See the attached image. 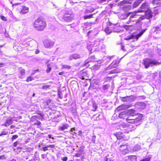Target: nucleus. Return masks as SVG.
Instances as JSON below:
<instances>
[{
    "mask_svg": "<svg viewBox=\"0 0 161 161\" xmlns=\"http://www.w3.org/2000/svg\"><path fill=\"white\" fill-rule=\"evenodd\" d=\"M119 61H113L107 68V69H110L112 68L116 67L117 64L119 63Z\"/></svg>",
    "mask_w": 161,
    "mask_h": 161,
    "instance_id": "obj_10",
    "label": "nucleus"
},
{
    "mask_svg": "<svg viewBox=\"0 0 161 161\" xmlns=\"http://www.w3.org/2000/svg\"><path fill=\"white\" fill-rule=\"evenodd\" d=\"M138 105H139L140 106H143V107H144V108L145 107V106H146L145 104L142 102H141V103H138Z\"/></svg>",
    "mask_w": 161,
    "mask_h": 161,
    "instance_id": "obj_43",
    "label": "nucleus"
},
{
    "mask_svg": "<svg viewBox=\"0 0 161 161\" xmlns=\"http://www.w3.org/2000/svg\"><path fill=\"white\" fill-rule=\"evenodd\" d=\"M121 100L124 102H131L132 101V99L129 96L123 97L121 98Z\"/></svg>",
    "mask_w": 161,
    "mask_h": 161,
    "instance_id": "obj_16",
    "label": "nucleus"
},
{
    "mask_svg": "<svg viewBox=\"0 0 161 161\" xmlns=\"http://www.w3.org/2000/svg\"><path fill=\"white\" fill-rule=\"evenodd\" d=\"M62 68L64 69H69L71 68V67L67 64H64L62 65Z\"/></svg>",
    "mask_w": 161,
    "mask_h": 161,
    "instance_id": "obj_35",
    "label": "nucleus"
},
{
    "mask_svg": "<svg viewBox=\"0 0 161 161\" xmlns=\"http://www.w3.org/2000/svg\"><path fill=\"white\" fill-rule=\"evenodd\" d=\"M155 30L156 31H161V25L156 26L155 27Z\"/></svg>",
    "mask_w": 161,
    "mask_h": 161,
    "instance_id": "obj_41",
    "label": "nucleus"
},
{
    "mask_svg": "<svg viewBox=\"0 0 161 161\" xmlns=\"http://www.w3.org/2000/svg\"><path fill=\"white\" fill-rule=\"evenodd\" d=\"M141 10L138 11L139 12H145L150 9L148 4L147 3H144L142 4L140 7Z\"/></svg>",
    "mask_w": 161,
    "mask_h": 161,
    "instance_id": "obj_6",
    "label": "nucleus"
},
{
    "mask_svg": "<svg viewBox=\"0 0 161 161\" xmlns=\"http://www.w3.org/2000/svg\"><path fill=\"white\" fill-rule=\"evenodd\" d=\"M152 3L154 5L161 6V0H153Z\"/></svg>",
    "mask_w": 161,
    "mask_h": 161,
    "instance_id": "obj_22",
    "label": "nucleus"
},
{
    "mask_svg": "<svg viewBox=\"0 0 161 161\" xmlns=\"http://www.w3.org/2000/svg\"><path fill=\"white\" fill-rule=\"evenodd\" d=\"M141 0H138L137 1L135 2L133 5V7H136L141 3Z\"/></svg>",
    "mask_w": 161,
    "mask_h": 161,
    "instance_id": "obj_28",
    "label": "nucleus"
},
{
    "mask_svg": "<svg viewBox=\"0 0 161 161\" xmlns=\"http://www.w3.org/2000/svg\"><path fill=\"white\" fill-rule=\"evenodd\" d=\"M82 133V131H81V130H79L78 132V134L79 135H81Z\"/></svg>",
    "mask_w": 161,
    "mask_h": 161,
    "instance_id": "obj_61",
    "label": "nucleus"
},
{
    "mask_svg": "<svg viewBox=\"0 0 161 161\" xmlns=\"http://www.w3.org/2000/svg\"><path fill=\"white\" fill-rule=\"evenodd\" d=\"M108 158L106 157H105L104 159L105 161H108Z\"/></svg>",
    "mask_w": 161,
    "mask_h": 161,
    "instance_id": "obj_63",
    "label": "nucleus"
},
{
    "mask_svg": "<svg viewBox=\"0 0 161 161\" xmlns=\"http://www.w3.org/2000/svg\"><path fill=\"white\" fill-rule=\"evenodd\" d=\"M115 136L116 137L117 140H120L123 138L124 134L121 132H118L115 134Z\"/></svg>",
    "mask_w": 161,
    "mask_h": 161,
    "instance_id": "obj_15",
    "label": "nucleus"
},
{
    "mask_svg": "<svg viewBox=\"0 0 161 161\" xmlns=\"http://www.w3.org/2000/svg\"><path fill=\"white\" fill-rule=\"evenodd\" d=\"M142 117V114H139L136 115V117L133 119H130L129 117L127 118L126 119L129 123H134L136 124V125H137L141 123Z\"/></svg>",
    "mask_w": 161,
    "mask_h": 161,
    "instance_id": "obj_3",
    "label": "nucleus"
},
{
    "mask_svg": "<svg viewBox=\"0 0 161 161\" xmlns=\"http://www.w3.org/2000/svg\"><path fill=\"white\" fill-rule=\"evenodd\" d=\"M12 121L13 120L11 118H8L6 120L5 123L3 125L7 127L12 124Z\"/></svg>",
    "mask_w": 161,
    "mask_h": 161,
    "instance_id": "obj_19",
    "label": "nucleus"
},
{
    "mask_svg": "<svg viewBox=\"0 0 161 161\" xmlns=\"http://www.w3.org/2000/svg\"><path fill=\"white\" fill-rule=\"evenodd\" d=\"M80 57L79 54L77 53H75L73 54L70 55L69 57V59L71 60L73 59H76L78 58H80Z\"/></svg>",
    "mask_w": 161,
    "mask_h": 161,
    "instance_id": "obj_9",
    "label": "nucleus"
},
{
    "mask_svg": "<svg viewBox=\"0 0 161 161\" xmlns=\"http://www.w3.org/2000/svg\"><path fill=\"white\" fill-rule=\"evenodd\" d=\"M46 25V22L40 18L36 20L33 24L34 28L39 31L43 30Z\"/></svg>",
    "mask_w": 161,
    "mask_h": 161,
    "instance_id": "obj_1",
    "label": "nucleus"
},
{
    "mask_svg": "<svg viewBox=\"0 0 161 161\" xmlns=\"http://www.w3.org/2000/svg\"><path fill=\"white\" fill-rule=\"evenodd\" d=\"M1 18L3 20L5 21L6 20V18L3 16V15L1 16Z\"/></svg>",
    "mask_w": 161,
    "mask_h": 161,
    "instance_id": "obj_49",
    "label": "nucleus"
},
{
    "mask_svg": "<svg viewBox=\"0 0 161 161\" xmlns=\"http://www.w3.org/2000/svg\"><path fill=\"white\" fill-rule=\"evenodd\" d=\"M36 115L33 116L31 117V120L32 121H34V120L36 119Z\"/></svg>",
    "mask_w": 161,
    "mask_h": 161,
    "instance_id": "obj_53",
    "label": "nucleus"
},
{
    "mask_svg": "<svg viewBox=\"0 0 161 161\" xmlns=\"http://www.w3.org/2000/svg\"><path fill=\"white\" fill-rule=\"evenodd\" d=\"M141 149V147L140 145L136 144L135 145L134 147L130 148V150L132 152H136L139 150Z\"/></svg>",
    "mask_w": 161,
    "mask_h": 161,
    "instance_id": "obj_14",
    "label": "nucleus"
},
{
    "mask_svg": "<svg viewBox=\"0 0 161 161\" xmlns=\"http://www.w3.org/2000/svg\"><path fill=\"white\" fill-rule=\"evenodd\" d=\"M20 75L18 76V78L19 79H22L23 78V76L25 75V70L24 69L20 68Z\"/></svg>",
    "mask_w": 161,
    "mask_h": 161,
    "instance_id": "obj_17",
    "label": "nucleus"
},
{
    "mask_svg": "<svg viewBox=\"0 0 161 161\" xmlns=\"http://www.w3.org/2000/svg\"><path fill=\"white\" fill-rule=\"evenodd\" d=\"M87 48L89 51L92 53L94 51V50H96V51H99V50L98 49H97V48H96L95 47H91L90 46H87Z\"/></svg>",
    "mask_w": 161,
    "mask_h": 161,
    "instance_id": "obj_24",
    "label": "nucleus"
},
{
    "mask_svg": "<svg viewBox=\"0 0 161 161\" xmlns=\"http://www.w3.org/2000/svg\"><path fill=\"white\" fill-rule=\"evenodd\" d=\"M137 157L135 155H130L125 157V160L127 161H136Z\"/></svg>",
    "mask_w": 161,
    "mask_h": 161,
    "instance_id": "obj_8",
    "label": "nucleus"
},
{
    "mask_svg": "<svg viewBox=\"0 0 161 161\" xmlns=\"http://www.w3.org/2000/svg\"><path fill=\"white\" fill-rule=\"evenodd\" d=\"M47 147H48V148L49 147L50 148H53L55 147L54 145H49L47 146Z\"/></svg>",
    "mask_w": 161,
    "mask_h": 161,
    "instance_id": "obj_51",
    "label": "nucleus"
},
{
    "mask_svg": "<svg viewBox=\"0 0 161 161\" xmlns=\"http://www.w3.org/2000/svg\"><path fill=\"white\" fill-rule=\"evenodd\" d=\"M35 124L38 125H41V123L39 121H37V122H36V123Z\"/></svg>",
    "mask_w": 161,
    "mask_h": 161,
    "instance_id": "obj_58",
    "label": "nucleus"
},
{
    "mask_svg": "<svg viewBox=\"0 0 161 161\" xmlns=\"http://www.w3.org/2000/svg\"><path fill=\"white\" fill-rule=\"evenodd\" d=\"M68 158L67 157H63L62 160L63 161H66L67 160Z\"/></svg>",
    "mask_w": 161,
    "mask_h": 161,
    "instance_id": "obj_54",
    "label": "nucleus"
},
{
    "mask_svg": "<svg viewBox=\"0 0 161 161\" xmlns=\"http://www.w3.org/2000/svg\"><path fill=\"white\" fill-rule=\"evenodd\" d=\"M159 77L160 79H161V71L159 72Z\"/></svg>",
    "mask_w": 161,
    "mask_h": 161,
    "instance_id": "obj_64",
    "label": "nucleus"
},
{
    "mask_svg": "<svg viewBox=\"0 0 161 161\" xmlns=\"http://www.w3.org/2000/svg\"><path fill=\"white\" fill-rule=\"evenodd\" d=\"M39 53V51L38 49H36V50L35 53L36 54H38Z\"/></svg>",
    "mask_w": 161,
    "mask_h": 161,
    "instance_id": "obj_60",
    "label": "nucleus"
},
{
    "mask_svg": "<svg viewBox=\"0 0 161 161\" xmlns=\"http://www.w3.org/2000/svg\"><path fill=\"white\" fill-rule=\"evenodd\" d=\"M53 120L57 122H58L60 120V115H58L57 116H55L53 118Z\"/></svg>",
    "mask_w": 161,
    "mask_h": 161,
    "instance_id": "obj_33",
    "label": "nucleus"
},
{
    "mask_svg": "<svg viewBox=\"0 0 161 161\" xmlns=\"http://www.w3.org/2000/svg\"><path fill=\"white\" fill-rule=\"evenodd\" d=\"M61 93L58 92V97L60 99H62V96H61Z\"/></svg>",
    "mask_w": 161,
    "mask_h": 161,
    "instance_id": "obj_56",
    "label": "nucleus"
},
{
    "mask_svg": "<svg viewBox=\"0 0 161 161\" xmlns=\"http://www.w3.org/2000/svg\"><path fill=\"white\" fill-rule=\"evenodd\" d=\"M95 9L93 8H91L90 9H87L85 10V12L86 13H90L93 12Z\"/></svg>",
    "mask_w": 161,
    "mask_h": 161,
    "instance_id": "obj_29",
    "label": "nucleus"
},
{
    "mask_svg": "<svg viewBox=\"0 0 161 161\" xmlns=\"http://www.w3.org/2000/svg\"><path fill=\"white\" fill-rule=\"evenodd\" d=\"M113 31L112 27L109 26L107 27L104 30L105 32L107 34H110Z\"/></svg>",
    "mask_w": 161,
    "mask_h": 161,
    "instance_id": "obj_20",
    "label": "nucleus"
},
{
    "mask_svg": "<svg viewBox=\"0 0 161 161\" xmlns=\"http://www.w3.org/2000/svg\"><path fill=\"white\" fill-rule=\"evenodd\" d=\"M137 12H130L126 14L127 17L130 16L129 20L127 22V24H130L131 22H135L136 24V21L137 20L136 19L137 18L138 15L136 14Z\"/></svg>",
    "mask_w": 161,
    "mask_h": 161,
    "instance_id": "obj_5",
    "label": "nucleus"
},
{
    "mask_svg": "<svg viewBox=\"0 0 161 161\" xmlns=\"http://www.w3.org/2000/svg\"><path fill=\"white\" fill-rule=\"evenodd\" d=\"M100 45V41L99 40H96L94 41L93 44V47H98Z\"/></svg>",
    "mask_w": 161,
    "mask_h": 161,
    "instance_id": "obj_27",
    "label": "nucleus"
},
{
    "mask_svg": "<svg viewBox=\"0 0 161 161\" xmlns=\"http://www.w3.org/2000/svg\"><path fill=\"white\" fill-rule=\"evenodd\" d=\"M47 69L46 71L47 73H49L51 70V68L50 66V64H48L47 65Z\"/></svg>",
    "mask_w": 161,
    "mask_h": 161,
    "instance_id": "obj_36",
    "label": "nucleus"
},
{
    "mask_svg": "<svg viewBox=\"0 0 161 161\" xmlns=\"http://www.w3.org/2000/svg\"><path fill=\"white\" fill-rule=\"evenodd\" d=\"M8 131L6 130H4L0 134V136L8 134Z\"/></svg>",
    "mask_w": 161,
    "mask_h": 161,
    "instance_id": "obj_34",
    "label": "nucleus"
},
{
    "mask_svg": "<svg viewBox=\"0 0 161 161\" xmlns=\"http://www.w3.org/2000/svg\"><path fill=\"white\" fill-rule=\"evenodd\" d=\"M38 114H39L41 116H36V118H39V119H40V117H43V116L41 114H40V113H38Z\"/></svg>",
    "mask_w": 161,
    "mask_h": 161,
    "instance_id": "obj_55",
    "label": "nucleus"
},
{
    "mask_svg": "<svg viewBox=\"0 0 161 161\" xmlns=\"http://www.w3.org/2000/svg\"><path fill=\"white\" fill-rule=\"evenodd\" d=\"M127 113L131 116L133 117L136 116V115L139 114L136 113V111L133 109H131L128 110Z\"/></svg>",
    "mask_w": 161,
    "mask_h": 161,
    "instance_id": "obj_11",
    "label": "nucleus"
},
{
    "mask_svg": "<svg viewBox=\"0 0 161 161\" xmlns=\"http://www.w3.org/2000/svg\"><path fill=\"white\" fill-rule=\"evenodd\" d=\"M29 11V8L25 6L23 7L22 9L20 11L21 13L23 14H25Z\"/></svg>",
    "mask_w": 161,
    "mask_h": 161,
    "instance_id": "obj_21",
    "label": "nucleus"
},
{
    "mask_svg": "<svg viewBox=\"0 0 161 161\" xmlns=\"http://www.w3.org/2000/svg\"><path fill=\"white\" fill-rule=\"evenodd\" d=\"M145 13L146 14V17L147 19H149L152 18L153 16V13L151 11L150 9Z\"/></svg>",
    "mask_w": 161,
    "mask_h": 161,
    "instance_id": "obj_13",
    "label": "nucleus"
},
{
    "mask_svg": "<svg viewBox=\"0 0 161 161\" xmlns=\"http://www.w3.org/2000/svg\"><path fill=\"white\" fill-rule=\"evenodd\" d=\"M110 87V85L109 84H106L103 86V89L104 90L108 89Z\"/></svg>",
    "mask_w": 161,
    "mask_h": 161,
    "instance_id": "obj_37",
    "label": "nucleus"
},
{
    "mask_svg": "<svg viewBox=\"0 0 161 161\" xmlns=\"http://www.w3.org/2000/svg\"><path fill=\"white\" fill-rule=\"evenodd\" d=\"M143 64L146 68H147L150 66L159 65L161 63L158 62L155 60L149 58H146L143 60Z\"/></svg>",
    "mask_w": 161,
    "mask_h": 161,
    "instance_id": "obj_2",
    "label": "nucleus"
},
{
    "mask_svg": "<svg viewBox=\"0 0 161 161\" xmlns=\"http://www.w3.org/2000/svg\"><path fill=\"white\" fill-rule=\"evenodd\" d=\"M93 14H90L89 15H85L84 16V18L85 19L91 18L92 17Z\"/></svg>",
    "mask_w": 161,
    "mask_h": 161,
    "instance_id": "obj_38",
    "label": "nucleus"
},
{
    "mask_svg": "<svg viewBox=\"0 0 161 161\" xmlns=\"http://www.w3.org/2000/svg\"><path fill=\"white\" fill-rule=\"evenodd\" d=\"M43 150L44 151H45L46 150H49L48 149V147H47V146L45 147H43Z\"/></svg>",
    "mask_w": 161,
    "mask_h": 161,
    "instance_id": "obj_52",
    "label": "nucleus"
},
{
    "mask_svg": "<svg viewBox=\"0 0 161 161\" xmlns=\"http://www.w3.org/2000/svg\"><path fill=\"white\" fill-rule=\"evenodd\" d=\"M50 87L48 85H43L42 86V89H46Z\"/></svg>",
    "mask_w": 161,
    "mask_h": 161,
    "instance_id": "obj_45",
    "label": "nucleus"
},
{
    "mask_svg": "<svg viewBox=\"0 0 161 161\" xmlns=\"http://www.w3.org/2000/svg\"><path fill=\"white\" fill-rule=\"evenodd\" d=\"M121 72V69L117 68L114 69L112 70H111L109 73L110 74H114L116 73H118Z\"/></svg>",
    "mask_w": 161,
    "mask_h": 161,
    "instance_id": "obj_23",
    "label": "nucleus"
},
{
    "mask_svg": "<svg viewBox=\"0 0 161 161\" xmlns=\"http://www.w3.org/2000/svg\"><path fill=\"white\" fill-rule=\"evenodd\" d=\"M145 19V17L144 16H142V17H140L139 18V19H137V21H136V24H139L140 23V22L142 20H143Z\"/></svg>",
    "mask_w": 161,
    "mask_h": 161,
    "instance_id": "obj_31",
    "label": "nucleus"
},
{
    "mask_svg": "<svg viewBox=\"0 0 161 161\" xmlns=\"http://www.w3.org/2000/svg\"><path fill=\"white\" fill-rule=\"evenodd\" d=\"M126 113L125 112H123L120 113L119 114V118H124V117H125V115H126Z\"/></svg>",
    "mask_w": 161,
    "mask_h": 161,
    "instance_id": "obj_30",
    "label": "nucleus"
},
{
    "mask_svg": "<svg viewBox=\"0 0 161 161\" xmlns=\"http://www.w3.org/2000/svg\"><path fill=\"white\" fill-rule=\"evenodd\" d=\"M131 26V25L129 26V25H125L124 26V28L126 30H129V27Z\"/></svg>",
    "mask_w": 161,
    "mask_h": 161,
    "instance_id": "obj_50",
    "label": "nucleus"
},
{
    "mask_svg": "<svg viewBox=\"0 0 161 161\" xmlns=\"http://www.w3.org/2000/svg\"><path fill=\"white\" fill-rule=\"evenodd\" d=\"M22 148V147H20L19 146H18L17 147L18 150L21 149Z\"/></svg>",
    "mask_w": 161,
    "mask_h": 161,
    "instance_id": "obj_62",
    "label": "nucleus"
},
{
    "mask_svg": "<svg viewBox=\"0 0 161 161\" xmlns=\"http://www.w3.org/2000/svg\"><path fill=\"white\" fill-rule=\"evenodd\" d=\"M64 74V72L63 71L61 72L58 73V75H63Z\"/></svg>",
    "mask_w": 161,
    "mask_h": 161,
    "instance_id": "obj_57",
    "label": "nucleus"
},
{
    "mask_svg": "<svg viewBox=\"0 0 161 161\" xmlns=\"http://www.w3.org/2000/svg\"><path fill=\"white\" fill-rule=\"evenodd\" d=\"M124 146H126V145H121L120 146V148H122L123 149H124Z\"/></svg>",
    "mask_w": 161,
    "mask_h": 161,
    "instance_id": "obj_59",
    "label": "nucleus"
},
{
    "mask_svg": "<svg viewBox=\"0 0 161 161\" xmlns=\"http://www.w3.org/2000/svg\"><path fill=\"white\" fill-rule=\"evenodd\" d=\"M68 127V125H63L62 126H60L59 127V129L62 131H63L65 129H67V128Z\"/></svg>",
    "mask_w": 161,
    "mask_h": 161,
    "instance_id": "obj_26",
    "label": "nucleus"
},
{
    "mask_svg": "<svg viewBox=\"0 0 161 161\" xmlns=\"http://www.w3.org/2000/svg\"><path fill=\"white\" fill-rule=\"evenodd\" d=\"M17 145H19V142H15L14 143V147H16Z\"/></svg>",
    "mask_w": 161,
    "mask_h": 161,
    "instance_id": "obj_47",
    "label": "nucleus"
},
{
    "mask_svg": "<svg viewBox=\"0 0 161 161\" xmlns=\"http://www.w3.org/2000/svg\"><path fill=\"white\" fill-rule=\"evenodd\" d=\"M74 15L73 12L69 10L66 11L64 14L63 16V19L68 22L71 21L74 18Z\"/></svg>",
    "mask_w": 161,
    "mask_h": 161,
    "instance_id": "obj_4",
    "label": "nucleus"
},
{
    "mask_svg": "<svg viewBox=\"0 0 161 161\" xmlns=\"http://www.w3.org/2000/svg\"><path fill=\"white\" fill-rule=\"evenodd\" d=\"M146 30V29L143 30L140 33L136 35L135 36L136 39H138L143 34V33Z\"/></svg>",
    "mask_w": 161,
    "mask_h": 161,
    "instance_id": "obj_25",
    "label": "nucleus"
},
{
    "mask_svg": "<svg viewBox=\"0 0 161 161\" xmlns=\"http://www.w3.org/2000/svg\"><path fill=\"white\" fill-rule=\"evenodd\" d=\"M123 106L122 105L119 106L117 108V110L119 111L120 110L123 108Z\"/></svg>",
    "mask_w": 161,
    "mask_h": 161,
    "instance_id": "obj_48",
    "label": "nucleus"
},
{
    "mask_svg": "<svg viewBox=\"0 0 161 161\" xmlns=\"http://www.w3.org/2000/svg\"><path fill=\"white\" fill-rule=\"evenodd\" d=\"M97 2L99 3H102L105 2L107 0H97Z\"/></svg>",
    "mask_w": 161,
    "mask_h": 161,
    "instance_id": "obj_46",
    "label": "nucleus"
},
{
    "mask_svg": "<svg viewBox=\"0 0 161 161\" xmlns=\"http://www.w3.org/2000/svg\"><path fill=\"white\" fill-rule=\"evenodd\" d=\"M92 107L94 108L92 110L93 111H95L97 108V104L95 102L93 103Z\"/></svg>",
    "mask_w": 161,
    "mask_h": 161,
    "instance_id": "obj_32",
    "label": "nucleus"
},
{
    "mask_svg": "<svg viewBox=\"0 0 161 161\" xmlns=\"http://www.w3.org/2000/svg\"><path fill=\"white\" fill-rule=\"evenodd\" d=\"M33 80V78H32L31 76L28 77L26 79V81L27 82H29V81H31Z\"/></svg>",
    "mask_w": 161,
    "mask_h": 161,
    "instance_id": "obj_42",
    "label": "nucleus"
},
{
    "mask_svg": "<svg viewBox=\"0 0 161 161\" xmlns=\"http://www.w3.org/2000/svg\"><path fill=\"white\" fill-rule=\"evenodd\" d=\"M7 158V157L5 155H3L0 156V159L3 160Z\"/></svg>",
    "mask_w": 161,
    "mask_h": 161,
    "instance_id": "obj_40",
    "label": "nucleus"
},
{
    "mask_svg": "<svg viewBox=\"0 0 161 161\" xmlns=\"http://www.w3.org/2000/svg\"><path fill=\"white\" fill-rule=\"evenodd\" d=\"M124 149L122 148H119L120 151L122 154L123 155H125L129 153V150L127 148V147L126 146H124Z\"/></svg>",
    "mask_w": 161,
    "mask_h": 161,
    "instance_id": "obj_12",
    "label": "nucleus"
},
{
    "mask_svg": "<svg viewBox=\"0 0 161 161\" xmlns=\"http://www.w3.org/2000/svg\"><path fill=\"white\" fill-rule=\"evenodd\" d=\"M18 136L17 135H14L12 137V139L13 140H14L15 139L18 138Z\"/></svg>",
    "mask_w": 161,
    "mask_h": 161,
    "instance_id": "obj_44",
    "label": "nucleus"
},
{
    "mask_svg": "<svg viewBox=\"0 0 161 161\" xmlns=\"http://www.w3.org/2000/svg\"><path fill=\"white\" fill-rule=\"evenodd\" d=\"M44 46L48 48H50L53 47L54 45V43L49 40H46L44 42Z\"/></svg>",
    "mask_w": 161,
    "mask_h": 161,
    "instance_id": "obj_7",
    "label": "nucleus"
},
{
    "mask_svg": "<svg viewBox=\"0 0 161 161\" xmlns=\"http://www.w3.org/2000/svg\"><path fill=\"white\" fill-rule=\"evenodd\" d=\"M70 131L71 132V133L72 134H73L74 133L76 134L75 132L76 130L75 128H71Z\"/></svg>",
    "mask_w": 161,
    "mask_h": 161,
    "instance_id": "obj_39",
    "label": "nucleus"
},
{
    "mask_svg": "<svg viewBox=\"0 0 161 161\" xmlns=\"http://www.w3.org/2000/svg\"><path fill=\"white\" fill-rule=\"evenodd\" d=\"M84 147L81 146L80 147V149L78 152L76 153L75 155V156L76 157H79L81 155L82 153H83V149Z\"/></svg>",
    "mask_w": 161,
    "mask_h": 161,
    "instance_id": "obj_18",
    "label": "nucleus"
}]
</instances>
